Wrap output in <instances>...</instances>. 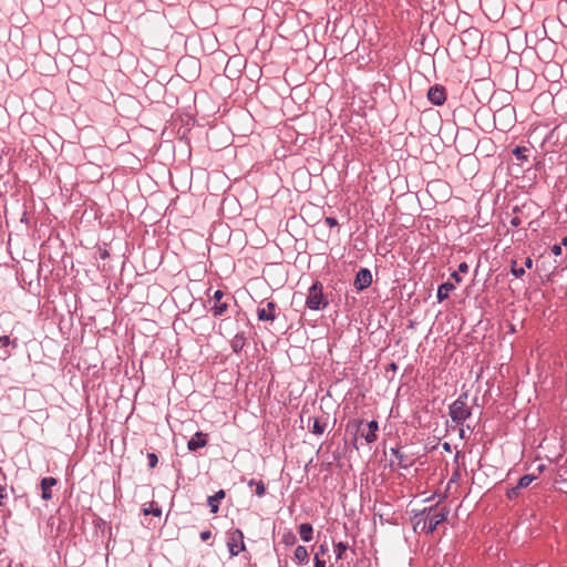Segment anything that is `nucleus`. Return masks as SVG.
<instances>
[{
  "label": "nucleus",
  "mask_w": 567,
  "mask_h": 567,
  "mask_svg": "<svg viewBox=\"0 0 567 567\" xmlns=\"http://www.w3.org/2000/svg\"><path fill=\"white\" fill-rule=\"evenodd\" d=\"M390 368H391L392 370H396V368H398V367H396V364H395L394 362H392V363L390 364Z\"/></svg>",
  "instance_id": "nucleus-48"
},
{
  "label": "nucleus",
  "mask_w": 567,
  "mask_h": 567,
  "mask_svg": "<svg viewBox=\"0 0 567 567\" xmlns=\"http://www.w3.org/2000/svg\"><path fill=\"white\" fill-rule=\"evenodd\" d=\"M528 152V148L525 147V146H516L513 151H512V154L515 156V158L519 162H526L527 161V155L526 153Z\"/></svg>",
  "instance_id": "nucleus-18"
},
{
  "label": "nucleus",
  "mask_w": 567,
  "mask_h": 567,
  "mask_svg": "<svg viewBox=\"0 0 567 567\" xmlns=\"http://www.w3.org/2000/svg\"><path fill=\"white\" fill-rule=\"evenodd\" d=\"M372 284V274L368 268H361L354 279V287L358 291H362Z\"/></svg>",
  "instance_id": "nucleus-7"
},
{
  "label": "nucleus",
  "mask_w": 567,
  "mask_h": 567,
  "mask_svg": "<svg viewBox=\"0 0 567 567\" xmlns=\"http://www.w3.org/2000/svg\"><path fill=\"white\" fill-rule=\"evenodd\" d=\"M509 224L513 227H518L522 224V219L518 216H514L511 218Z\"/></svg>",
  "instance_id": "nucleus-35"
},
{
  "label": "nucleus",
  "mask_w": 567,
  "mask_h": 567,
  "mask_svg": "<svg viewBox=\"0 0 567 567\" xmlns=\"http://www.w3.org/2000/svg\"><path fill=\"white\" fill-rule=\"evenodd\" d=\"M460 437H461V439H464V437H465V431H464V429H460Z\"/></svg>",
  "instance_id": "nucleus-46"
},
{
  "label": "nucleus",
  "mask_w": 567,
  "mask_h": 567,
  "mask_svg": "<svg viewBox=\"0 0 567 567\" xmlns=\"http://www.w3.org/2000/svg\"><path fill=\"white\" fill-rule=\"evenodd\" d=\"M281 542L286 546H293L297 543V536L290 530L286 532L281 537Z\"/></svg>",
  "instance_id": "nucleus-21"
},
{
  "label": "nucleus",
  "mask_w": 567,
  "mask_h": 567,
  "mask_svg": "<svg viewBox=\"0 0 567 567\" xmlns=\"http://www.w3.org/2000/svg\"><path fill=\"white\" fill-rule=\"evenodd\" d=\"M524 265L527 269H530L533 267V259L530 257H527L524 261Z\"/></svg>",
  "instance_id": "nucleus-40"
},
{
  "label": "nucleus",
  "mask_w": 567,
  "mask_h": 567,
  "mask_svg": "<svg viewBox=\"0 0 567 567\" xmlns=\"http://www.w3.org/2000/svg\"><path fill=\"white\" fill-rule=\"evenodd\" d=\"M327 550L326 546L324 545H320V553L321 554H324Z\"/></svg>",
  "instance_id": "nucleus-47"
},
{
  "label": "nucleus",
  "mask_w": 567,
  "mask_h": 567,
  "mask_svg": "<svg viewBox=\"0 0 567 567\" xmlns=\"http://www.w3.org/2000/svg\"><path fill=\"white\" fill-rule=\"evenodd\" d=\"M379 430V423L372 420L367 423V429L361 431V436L368 444L374 443L378 439L377 432Z\"/></svg>",
  "instance_id": "nucleus-10"
},
{
  "label": "nucleus",
  "mask_w": 567,
  "mask_h": 567,
  "mask_svg": "<svg viewBox=\"0 0 567 567\" xmlns=\"http://www.w3.org/2000/svg\"><path fill=\"white\" fill-rule=\"evenodd\" d=\"M550 250H551L553 255L560 256L561 255V245L556 244V245L551 246Z\"/></svg>",
  "instance_id": "nucleus-34"
},
{
  "label": "nucleus",
  "mask_w": 567,
  "mask_h": 567,
  "mask_svg": "<svg viewBox=\"0 0 567 567\" xmlns=\"http://www.w3.org/2000/svg\"><path fill=\"white\" fill-rule=\"evenodd\" d=\"M536 480V476L533 474H525L523 475L518 482H517V488H526L528 487L534 481Z\"/></svg>",
  "instance_id": "nucleus-19"
},
{
  "label": "nucleus",
  "mask_w": 567,
  "mask_h": 567,
  "mask_svg": "<svg viewBox=\"0 0 567 567\" xmlns=\"http://www.w3.org/2000/svg\"><path fill=\"white\" fill-rule=\"evenodd\" d=\"M455 289V286L452 282H443L437 288L436 298L440 302L444 301L449 298L451 291Z\"/></svg>",
  "instance_id": "nucleus-15"
},
{
  "label": "nucleus",
  "mask_w": 567,
  "mask_h": 567,
  "mask_svg": "<svg viewBox=\"0 0 567 567\" xmlns=\"http://www.w3.org/2000/svg\"><path fill=\"white\" fill-rule=\"evenodd\" d=\"M223 297H224V292L221 290H216L214 292L213 299L215 302L210 309L214 317H221L228 310V303L221 301Z\"/></svg>",
  "instance_id": "nucleus-8"
},
{
  "label": "nucleus",
  "mask_w": 567,
  "mask_h": 567,
  "mask_svg": "<svg viewBox=\"0 0 567 567\" xmlns=\"http://www.w3.org/2000/svg\"><path fill=\"white\" fill-rule=\"evenodd\" d=\"M210 537H212V532L209 529L203 530L199 534V538L202 542H207L208 539H210Z\"/></svg>",
  "instance_id": "nucleus-31"
},
{
  "label": "nucleus",
  "mask_w": 567,
  "mask_h": 567,
  "mask_svg": "<svg viewBox=\"0 0 567 567\" xmlns=\"http://www.w3.org/2000/svg\"><path fill=\"white\" fill-rule=\"evenodd\" d=\"M255 493L258 497H262L266 494V486L262 481L256 483Z\"/></svg>",
  "instance_id": "nucleus-26"
},
{
  "label": "nucleus",
  "mask_w": 567,
  "mask_h": 567,
  "mask_svg": "<svg viewBox=\"0 0 567 567\" xmlns=\"http://www.w3.org/2000/svg\"><path fill=\"white\" fill-rule=\"evenodd\" d=\"M348 549V544L343 542H338L334 544V553L337 559H342L344 551Z\"/></svg>",
  "instance_id": "nucleus-22"
},
{
  "label": "nucleus",
  "mask_w": 567,
  "mask_h": 567,
  "mask_svg": "<svg viewBox=\"0 0 567 567\" xmlns=\"http://www.w3.org/2000/svg\"><path fill=\"white\" fill-rule=\"evenodd\" d=\"M256 483H258V481L251 478L249 482H248V486L249 487H252V486H256Z\"/></svg>",
  "instance_id": "nucleus-43"
},
{
  "label": "nucleus",
  "mask_w": 567,
  "mask_h": 567,
  "mask_svg": "<svg viewBox=\"0 0 567 567\" xmlns=\"http://www.w3.org/2000/svg\"><path fill=\"white\" fill-rule=\"evenodd\" d=\"M207 445V434L198 431L194 434V436L187 442V449L190 452H195L198 449H202Z\"/></svg>",
  "instance_id": "nucleus-11"
},
{
  "label": "nucleus",
  "mask_w": 567,
  "mask_h": 567,
  "mask_svg": "<svg viewBox=\"0 0 567 567\" xmlns=\"http://www.w3.org/2000/svg\"><path fill=\"white\" fill-rule=\"evenodd\" d=\"M324 430H326L324 424H321L318 419H315L313 426H312V433L317 434V435H321V434H323Z\"/></svg>",
  "instance_id": "nucleus-25"
},
{
  "label": "nucleus",
  "mask_w": 567,
  "mask_h": 567,
  "mask_svg": "<svg viewBox=\"0 0 567 567\" xmlns=\"http://www.w3.org/2000/svg\"><path fill=\"white\" fill-rule=\"evenodd\" d=\"M511 274L516 278H522L525 275V269L523 267H518L515 260L512 261Z\"/></svg>",
  "instance_id": "nucleus-23"
},
{
  "label": "nucleus",
  "mask_w": 567,
  "mask_h": 567,
  "mask_svg": "<svg viewBox=\"0 0 567 567\" xmlns=\"http://www.w3.org/2000/svg\"><path fill=\"white\" fill-rule=\"evenodd\" d=\"M559 245L567 246V236L561 238V243Z\"/></svg>",
  "instance_id": "nucleus-44"
},
{
  "label": "nucleus",
  "mask_w": 567,
  "mask_h": 567,
  "mask_svg": "<svg viewBox=\"0 0 567 567\" xmlns=\"http://www.w3.org/2000/svg\"><path fill=\"white\" fill-rule=\"evenodd\" d=\"M467 399L468 393L464 391L449 405V415L456 425H463L472 416V409L467 406Z\"/></svg>",
  "instance_id": "nucleus-1"
},
{
  "label": "nucleus",
  "mask_w": 567,
  "mask_h": 567,
  "mask_svg": "<svg viewBox=\"0 0 567 567\" xmlns=\"http://www.w3.org/2000/svg\"><path fill=\"white\" fill-rule=\"evenodd\" d=\"M8 496L6 485H0V506L3 505L2 499Z\"/></svg>",
  "instance_id": "nucleus-33"
},
{
  "label": "nucleus",
  "mask_w": 567,
  "mask_h": 567,
  "mask_svg": "<svg viewBox=\"0 0 567 567\" xmlns=\"http://www.w3.org/2000/svg\"><path fill=\"white\" fill-rule=\"evenodd\" d=\"M225 491L219 489L214 495L208 496L207 498V505L210 509V513L216 514L219 511V503L221 499L225 498Z\"/></svg>",
  "instance_id": "nucleus-13"
},
{
  "label": "nucleus",
  "mask_w": 567,
  "mask_h": 567,
  "mask_svg": "<svg viewBox=\"0 0 567 567\" xmlns=\"http://www.w3.org/2000/svg\"><path fill=\"white\" fill-rule=\"evenodd\" d=\"M143 513H144V515H154V516L158 517L162 515V509L158 505H156L155 503H152L150 508L143 509Z\"/></svg>",
  "instance_id": "nucleus-24"
},
{
  "label": "nucleus",
  "mask_w": 567,
  "mask_h": 567,
  "mask_svg": "<svg viewBox=\"0 0 567 567\" xmlns=\"http://www.w3.org/2000/svg\"><path fill=\"white\" fill-rule=\"evenodd\" d=\"M424 515H425V512H423V511L414 514V516L412 518L414 530H416V529L421 530V526H423V522L426 520V518H424Z\"/></svg>",
  "instance_id": "nucleus-20"
},
{
  "label": "nucleus",
  "mask_w": 567,
  "mask_h": 567,
  "mask_svg": "<svg viewBox=\"0 0 567 567\" xmlns=\"http://www.w3.org/2000/svg\"><path fill=\"white\" fill-rule=\"evenodd\" d=\"M427 99L432 104L436 106L443 105L446 101V92L444 86L439 84L431 86L427 91Z\"/></svg>",
  "instance_id": "nucleus-6"
},
{
  "label": "nucleus",
  "mask_w": 567,
  "mask_h": 567,
  "mask_svg": "<svg viewBox=\"0 0 567 567\" xmlns=\"http://www.w3.org/2000/svg\"><path fill=\"white\" fill-rule=\"evenodd\" d=\"M468 271V265L464 261L458 265V272L466 274Z\"/></svg>",
  "instance_id": "nucleus-38"
},
{
  "label": "nucleus",
  "mask_w": 567,
  "mask_h": 567,
  "mask_svg": "<svg viewBox=\"0 0 567 567\" xmlns=\"http://www.w3.org/2000/svg\"><path fill=\"white\" fill-rule=\"evenodd\" d=\"M192 63L195 68L198 66V62L195 61V60H192V59H187V60H181L177 64L178 68H181L184 63Z\"/></svg>",
  "instance_id": "nucleus-36"
},
{
  "label": "nucleus",
  "mask_w": 567,
  "mask_h": 567,
  "mask_svg": "<svg viewBox=\"0 0 567 567\" xmlns=\"http://www.w3.org/2000/svg\"><path fill=\"white\" fill-rule=\"evenodd\" d=\"M324 224L330 228L338 226V219L331 216L324 218Z\"/></svg>",
  "instance_id": "nucleus-29"
},
{
  "label": "nucleus",
  "mask_w": 567,
  "mask_h": 567,
  "mask_svg": "<svg viewBox=\"0 0 567 567\" xmlns=\"http://www.w3.org/2000/svg\"><path fill=\"white\" fill-rule=\"evenodd\" d=\"M9 357H10L9 350L7 348H1L0 349V359L6 360Z\"/></svg>",
  "instance_id": "nucleus-37"
},
{
  "label": "nucleus",
  "mask_w": 567,
  "mask_h": 567,
  "mask_svg": "<svg viewBox=\"0 0 567 567\" xmlns=\"http://www.w3.org/2000/svg\"><path fill=\"white\" fill-rule=\"evenodd\" d=\"M422 511L425 512L424 518H426V520L423 522V526H421V532H424L426 534L433 533L437 528V526L446 519L449 514L447 509L439 512L437 504L432 505L430 507H425Z\"/></svg>",
  "instance_id": "nucleus-2"
},
{
  "label": "nucleus",
  "mask_w": 567,
  "mask_h": 567,
  "mask_svg": "<svg viewBox=\"0 0 567 567\" xmlns=\"http://www.w3.org/2000/svg\"><path fill=\"white\" fill-rule=\"evenodd\" d=\"M513 212H514L515 214H516V213H518V212H519V207H518V206H515V207L513 208Z\"/></svg>",
  "instance_id": "nucleus-50"
},
{
  "label": "nucleus",
  "mask_w": 567,
  "mask_h": 567,
  "mask_svg": "<svg viewBox=\"0 0 567 567\" xmlns=\"http://www.w3.org/2000/svg\"><path fill=\"white\" fill-rule=\"evenodd\" d=\"M520 488H517V485L512 487V488H508L507 492H506V496L508 499H515L518 497L519 493H520Z\"/></svg>",
  "instance_id": "nucleus-27"
},
{
  "label": "nucleus",
  "mask_w": 567,
  "mask_h": 567,
  "mask_svg": "<svg viewBox=\"0 0 567 567\" xmlns=\"http://www.w3.org/2000/svg\"><path fill=\"white\" fill-rule=\"evenodd\" d=\"M315 567H326V561L319 557V554L317 553L315 555Z\"/></svg>",
  "instance_id": "nucleus-32"
},
{
  "label": "nucleus",
  "mask_w": 567,
  "mask_h": 567,
  "mask_svg": "<svg viewBox=\"0 0 567 567\" xmlns=\"http://www.w3.org/2000/svg\"><path fill=\"white\" fill-rule=\"evenodd\" d=\"M11 344V340L8 336L0 337V349L8 348Z\"/></svg>",
  "instance_id": "nucleus-30"
},
{
  "label": "nucleus",
  "mask_w": 567,
  "mask_h": 567,
  "mask_svg": "<svg viewBox=\"0 0 567 567\" xmlns=\"http://www.w3.org/2000/svg\"><path fill=\"white\" fill-rule=\"evenodd\" d=\"M246 346V336L245 332H237L234 338L230 340V348L234 353H239L244 347Z\"/></svg>",
  "instance_id": "nucleus-14"
},
{
  "label": "nucleus",
  "mask_w": 567,
  "mask_h": 567,
  "mask_svg": "<svg viewBox=\"0 0 567 567\" xmlns=\"http://www.w3.org/2000/svg\"><path fill=\"white\" fill-rule=\"evenodd\" d=\"M328 306V300L323 295V286L320 281H315L308 289L306 307L310 310L318 311Z\"/></svg>",
  "instance_id": "nucleus-3"
},
{
  "label": "nucleus",
  "mask_w": 567,
  "mask_h": 567,
  "mask_svg": "<svg viewBox=\"0 0 567 567\" xmlns=\"http://www.w3.org/2000/svg\"><path fill=\"white\" fill-rule=\"evenodd\" d=\"M227 547L230 556H237L245 550L244 534L240 529L227 532Z\"/></svg>",
  "instance_id": "nucleus-4"
},
{
  "label": "nucleus",
  "mask_w": 567,
  "mask_h": 567,
  "mask_svg": "<svg viewBox=\"0 0 567 567\" xmlns=\"http://www.w3.org/2000/svg\"><path fill=\"white\" fill-rule=\"evenodd\" d=\"M442 447L445 452H451V444L449 442H444Z\"/></svg>",
  "instance_id": "nucleus-42"
},
{
  "label": "nucleus",
  "mask_w": 567,
  "mask_h": 567,
  "mask_svg": "<svg viewBox=\"0 0 567 567\" xmlns=\"http://www.w3.org/2000/svg\"><path fill=\"white\" fill-rule=\"evenodd\" d=\"M299 536L300 538L305 542V543H309L312 540V533H313V527L311 524L309 523H302L299 525Z\"/></svg>",
  "instance_id": "nucleus-16"
},
{
  "label": "nucleus",
  "mask_w": 567,
  "mask_h": 567,
  "mask_svg": "<svg viewBox=\"0 0 567 567\" xmlns=\"http://www.w3.org/2000/svg\"><path fill=\"white\" fill-rule=\"evenodd\" d=\"M147 461H148V466L151 468H154L158 463V457L155 453L151 452V453H147Z\"/></svg>",
  "instance_id": "nucleus-28"
},
{
  "label": "nucleus",
  "mask_w": 567,
  "mask_h": 567,
  "mask_svg": "<svg viewBox=\"0 0 567 567\" xmlns=\"http://www.w3.org/2000/svg\"><path fill=\"white\" fill-rule=\"evenodd\" d=\"M451 277L456 281V282H461L462 281V277L458 275V272L456 271H453Z\"/></svg>",
  "instance_id": "nucleus-41"
},
{
  "label": "nucleus",
  "mask_w": 567,
  "mask_h": 567,
  "mask_svg": "<svg viewBox=\"0 0 567 567\" xmlns=\"http://www.w3.org/2000/svg\"><path fill=\"white\" fill-rule=\"evenodd\" d=\"M390 452L398 460L401 468L406 470L413 465V460L405 455L400 447H392Z\"/></svg>",
  "instance_id": "nucleus-12"
},
{
  "label": "nucleus",
  "mask_w": 567,
  "mask_h": 567,
  "mask_svg": "<svg viewBox=\"0 0 567 567\" xmlns=\"http://www.w3.org/2000/svg\"><path fill=\"white\" fill-rule=\"evenodd\" d=\"M279 308L275 301H267L265 307L257 309V318L259 321L274 322L278 317Z\"/></svg>",
  "instance_id": "nucleus-5"
},
{
  "label": "nucleus",
  "mask_w": 567,
  "mask_h": 567,
  "mask_svg": "<svg viewBox=\"0 0 567 567\" xmlns=\"http://www.w3.org/2000/svg\"><path fill=\"white\" fill-rule=\"evenodd\" d=\"M109 256L107 251L104 250L103 254L101 255L102 258H106Z\"/></svg>",
  "instance_id": "nucleus-49"
},
{
  "label": "nucleus",
  "mask_w": 567,
  "mask_h": 567,
  "mask_svg": "<svg viewBox=\"0 0 567 567\" xmlns=\"http://www.w3.org/2000/svg\"><path fill=\"white\" fill-rule=\"evenodd\" d=\"M460 477V472L458 471H455L453 474H452V477L450 478V482L447 484V488L450 487V485L454 482H456V480Z\"/></svg>",
  "instance_id": "nucleus-39"
},
{
  "label": "nucleus",
  "mask_w": 567,
  "mask_h": 567,
  "mask_svg": "<svg viewBox=\"0 0 567 567\" xmlns=\"http://www.w3.org/2000/svg\"><path fill=\"white\" fill-rule=\"evenodd\" d=\"M58 484V480L52 476L43 477L40 482L41 498L43 501H50L52 498L51 488Z\"/></svg>",
  "instance_id": "nucleus-9"
},
{
  "label": "nucleus",
  "mask_w": 567,
  "mask_h": 567,
  "mask_svg": "<svg viewBox=\"0 0 567 567\" xmlns=\"http://www.w3.org/2000/svg\"><path fill=\"white\" fill-rule=\"evenodd\" d=\"M446 497H447L446 493H444L443 495H441V496H440V498H439L437 504H439V503H441V502H443L444 499H446Z\"/></svg>",
  "instance_id": "nucleus-45"
},
{
  "label": "nucleus",
  "mask_w": 567,
  "mask_h": 567,
  "mask_svg": "<svg viewBox=\"0 0 567 567\" xmlns=\"http://www.w3.org/2000/svg\"><path fill=\"white\" fill-rule=\"evenodd\" d=\"M295 559L300 564L309 563V554L305 546L298 545L295 549Z\"/></svg>",
  "instance_id": "nucleus-17"
}]
</instances>
